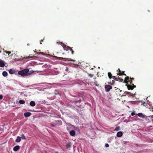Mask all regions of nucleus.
Returning a JSON list of instances; mask_svg holds the SVG:
<instances>
[{
	"label": "nucleus",
	"mask_w": 153,
	"mask_h": 153,
	"mask_svg": "<svg viewBox=\"0 0 153 153\" xmlns=\"http://www.w3.org/2000/svg\"><path fill=\"white\" fill-rule=\"evenodd\" d=\"M136 115L143 118H144L146 117V116L143 114L142 113H139L137 114Z\"/></svg>",
	"instance_id": "423d86ee"
},
{
	"label": "nucleus",
	"mask_w": 153,
	"mask_h": 153,
	"mask_svg": "<svg viewBox=\"0 0 153 153\" xmlns=\"http://www.w3.org/2000/svg\"><path fill=\"white\" fill-rule=\"evenodd\" d=\"M123 94H124L123 96H126V95H131V93L129 92H124Z\"/></svg>",
	"instance_id": "412c9836"
},
{
	"label": "nucleus",
	"mask_w": 153,
	"mask_h": 153,
	"mask_svg": "<svg viewBox=\"0 0 153 153\" xmlns=\"http://www.w3.org/2000/svg\"><path fill=\"white\" fill-rule=\"evenodd\" d=\"M123 135V133L121 131L118 132L117 134V136L119 137H120Z\"/></svg>",
	"instance_id": "ddd939ff"
},
{
	"label": "nucleus",
	"mask_w": 153,
	"mask_h": 153,
	"mask_svg": "<svg viewBox=\"0 0 153 153\" xmlns=\"http://www.w3.org/2000/svg\"><path fill=\"white\" fill-rule=\"evenodd\" d=\"M120 128V127L119 126H118V127H116L115 128V130L117 131H118L119 130Z\"/></svg>",
	"instance_id": "c85d7f7f"
},
{
	"label": "nucleus",
	"mask_w": 153,
	"mask_h": 153,
	"mask_svg": "<svg viewBox=\"0 0 153 153\" xmlns=\"http://www.w3.org/2000/svg\"><path fill=\"white\" fill-rule=\"evenodd\" d=\"M56 58H58V59L59 60H62L64 59L63 58L60 57H56Z\"/></svg>",
	"instance_id": "2f4dec72"
},
{
	"label": "nucleus",
	"mask_w": 153,
	"mask_h": 153,
	"mask_svg": "<svg viewBox=\"0 0 153 153\" xmlns=\"http://www.w3.org/2000/svg\"><path fill=\"white\" fill-rule=\"evenodd\" d=\"M152 111L153 112V108H152Z\"/></svg>",
	"instance_id": "79ce46f5"
},
{
	"label": "nucleus",
	"mask_w": 153,
	"mask_h": 153,
	"mask_svg": "<svg viewBox=\"0 0 153 153\" xmlns=\"http://www.w3.org/2000/svg\"><path fill=\"white\" fill-rule=\"evenodd\" d=\"M134 79V78L130 77V80L129 77L128 76H127L125 78L124 82L126 84V86L127 87L128 90H132L134 88H136V86L132 83V81Z\"/></svg>",
	"instance_id": "f257e3e1"
},
{
	"label": "nucleus",
	"mask_w": 153,
	"mask_h": 153,
	"mask_svg": "<svg viewBox=\"0 0 153 153\" xmlns=\"http://www.w3.org/2000/svg\"><path fill=\"white\" fill-rule=\"evenodd\" d=\"M2 75L6 77L8 75V73L6 71H4L2 73Z\"/></svg>",
	"instance_id": "6ab92c4d"
},
{
	"label": "nucleus",
	"mask_w": 153,
	"mask_h": 153,
	"mask_svg": "<svg viewBox=\"0 0 153 153\" xmlns=\"http://www.w3.org/2000/svg\"><path fill=\"white\" fill-rule=\"evenodd\" d=\"M66 59L68 61H72V60L70 59Z\"/></svg>",
	"instance_id": "e433bc0d"
},
{
	"label": "nucleus",
	"mask_w": 153,
	"mask_h": 153,
	"mask_svg": "<svg viewBox=\"0 0 153 153\" xmlns=\"http://www.w3.org/2000/svg\"><path fill=\"white\" fill-rule=\"evenodd\" d=\"M6 63L3 60L0 59V66L4 67Z\"/></svg>",
	"instance_id": "39448f33"
},
{
	"label": "nucleus",
	"mask_w": 153,
	"mask_h": 153,
	"mask_svg": "<svg viewBox=\"0 0 153 153\" xmlns=\"http://www.w3.org/2000/svg\"><path fill=\"white\" fill-rule=\"evenodd\" d=\"M4 53H8V55H9L10 53H11V52L10 51H4Z\"/></svg>",
	"instance_id": "bb28decb"
},
{
	"label": "nucleus",
	"mask_w": 153,
	"mask_h": 153,
	"mask_svg": "<svg viewBox=\"0 0 153 153\" xmlns=\"http://www.w3.org/2000/svg\"><path fill=\"white\" fill-rule=\"evenodd\" d=\"M9 73L11 74H14L16 72V71L13 69H10L9 70Z\"/></svg>",
	"instance_id": "f8f14e48"
},
{
	"label": "nucleus",
	"mask_w": 153,
	"mask_h": 153,
	"mask_svg": "<svg viewBox=\"0 0 153 153\" xmlns=\"http://www.w3.org/2000/svg\"><path fill=\"white\" fill-rule=\"evenodd\" d=\"M108 76L110 79H111L112 77V74L111 72H108Z\"/></svg>",
	"instance_id": "4be33fe9"
},
{
	"label": "nucleus",
	"mask_w": 153,
	"mask_h": 153,
	"mask_svg": "<svg viewBox=\"0 0 153 153\" xmlns=\"http://www.w3.org/2000/svg\"><path fill=\"white\" fill-rule=\"evenodd\" d=\"M119 93H120V94H121V96H123V94H122V92H119Z\"/></svg>",
	"instance_id": "ea45409f"
},
{
	"label": "nucleus",
	"mask_w": 153,
	"mask_h": 153,
	"mask_svg": "<svg viewBox=\"0 0 153 153\" xmlns=\"http://www.w3.org/2000/svg\"><path fill=\"white\" fill-rule=\"evenodd\" d=\"M34 56L33 55H32V54H29V56L27 57V56H24V58L25 59H29L30 58H32L33 57H34Z\"/></svg>",
	"instance_id": "f3484780"
},
{
	"label": "nucleus",
	"mask_w": 153,
	"mask_h": 153,
	"mask_svg": "<svg viewBox=\"0 0 153 153\" xmlns=\"http://www.w3.org/2000/svg\"><path fill=\"white\" fill-rule=\"evenodd\" d=\"M21 138H22V139L25 140L26 139V138L25 137V136L23 134H21Z\"/></svg>",
	"instance_id": "393cba45"
},
{
	"label": "nucleus",
	"mask_w": 153,
	"mask_h": 153,
	"mask_svg": "<svg viewBox=\"0 0 153 153\" xmlns=\"http://www.w3.org/2000/svg\"><path fill=\"white\" fill-rule=\"evenodd\" d=\"M131 114L132 116H133L135 115V113L134 112H132L131 113Z\"/></svg>",
	"instance_id": "72a5a7b5"
},
{
	"label": "nucleus",
	"mask_w": 153,
	"mask_h": 153,
	"mask_svg": "<svg viewBox=\"0 0 153 153\" xmlns=\"http://www.w3.org/2000/svg\"><path fill=\"white\" fill-rule=\"evenodd\" d=\"M31 114L30 112H26L24 114V116L25 117H27L30 116Z\"/></svg>",
	"instance_id": "9d476101"
},
{
	"label": "nucleus",
	"mask_w": 153,
	"mask_h": 153,
	"mask_svg": "<svg viewBox=\"0 0 153 153\" xmlns=\"http://www.w3.org/2000/svg\"><path fill=\"white\" fill-rule=\"evenodd\" d=\"M39 71L42 72V71Z\"/></svg>",
	"instance_id": "de8ad7c7"
},
{
	"label": "nucleus",
	"mask_w": 153,
	"mask_h": 153,
	"mask_svg": "<svg viewBox=\"0 0 153 153\" xmlns=\"http://www.w3.org/2000/svg\"><path fill=\"white\" fill-rule=\"evenodd\" d=\"M116 94L117 95H119L121 96V95L122 94L120 93L119 92H122V90H120V89L117 88L116 89Z\"/></svg>",
	"instance_id": "6e6552de"
},
{
	"label": "nucleus",
	"mask_w": 153,
	"mask_h": 153,
	"mask_svg": "<svg viewBox=\"0 0 153 153\" xmlns=\"http://www.w3.org/2000/svg\"><path fill=\"white\" fill-rule=\"evenodd\" d=\"M43 41V39H41L40 41V44H42L41 42H42Z\"/></svg>",
	"instance_id": "4c0bfd02"
},
{
	"label": "nucleus",
	"mask_w": 153,
	"mask_h": 153,
	"mask_svg": "<svg viewBox=\"0 0 153 153\" xmlns=\"http://www.w3.org/2000/svg\"><path fill=\"white\" fill-rule=\"evenodd\" d=\"M37 53L38 54H42V55H45V53H43V52H39Z\"/></svg>",
	"instance_id": "7c9ffc66"
},
{
	"label": "nucleus",
	"mask_w": 153,
	"mask_h": 153,
	"mask_svg": "<svg viewBox=\"0 0 153 153\" xmlns=\"http://www.w3.org/2000/svg\"><path fill=\"white\" fill-rule=\"evenodd\" d=\"M118 71L119 73L118 74V75H124L125 76H126V74L124 73V71H122V72L120 71V70L119 69H118L117 71Z\"/></svg>",
	"instance_id": "0eeeda50"
},
{
	"label": "nucleus",
	"mask_w": 153,
	"mask_h": 153,
	"mask_svg": "<svg viewBox=\"0 0 153 153\" xmlns=\"http://www.w3.org/2000/svg\"><path fill=\"white\" fill-rule=\"evenodd\" d=\"M32 73H30L29 72V70L27 68L19 71L18 72V74L23 77L24 76H27L30 75Z\"/></svg>",
	"instance_id": "f03ea898"
},
{
	"label": "nucleus",
	"mask_w": 153,
	"mask_h": 153,
	"mask_svg": "<svg viewBox=\"0 0 153 153\" xmlns=\"http://www.w3.org/2000/svg\"><path fill=\"white\" fill-rule=\"evenodd\" d=\"M93 69H94V68H92L91 69L93 70Z\"/></svg>",
	"instance_id": "c03bdc74"
},
{
	"label": "nucleus",
	"mask_w": 153,
	"mask_h": 153,
	"mask_svg": "<svg viewBox=\"0 0 153 153\" xmlns=\"http://www.w3.org/2000/svg\"><path fill=\"white\" fill-rule=\"evenodd\" d=\"M30 105L32 106H34L36 105V103L34 101H31L30 103Z\"/></svg>",
	"instance_id": "dca6fc26"
},
{
	"label": "nucleus",
	"mask_w": 153,
	"mask_h": 153,
	"mask_svg": "<svg viewBox=\"0 0 153 153\" xmlns=\"http://www.w3.org/2000/svg\"><path fill=\"white\" fill-rule=\"evenodd\" d=\"M54 94H55L56 95V94H59L58 93H57H57H55Z\"/></svg>",
	"instance_id": "37998d69"
},
{
	"label": "nucleus",
	"mask_w": 153,
	"mask_h": 153,
	"mask_svg": "<svg viewBox=\"0 0 153 153\" xmlns=\"http://www.w3.org/2000/svg\"><path fill=\"white\" fill-rule=\"evenodd\" d=\"M20 148V146H16L13 148V150L14 151H17Z\"/></svg>",
	"instance_id": "9b49d317"
},
{
	"label": "nucleus",
	"mask_w": 153,
	"mask_h": 153,
	"mask_svg": "<svg viewBox=\"0 0 153 153\" xmlns=\"http://www.w3.org/2000/svg\"><path fill=\"white\" fill-rule=\"evenodd\" d=\"M118 80H120V82H123L124 83V81H123V79L121 78L120 77V79H118Z\"/></svg>",
	"instance_id": "c756f323"
},
{
	"label": "nucleus",
	"mask_w": 153,
	"mask_h": 153,
	"mask_svg": "<svg viewBox=\"0 0 153 153\" xmlns=\"http://www.w3.org/2000/svg\"><path fill=\"white\" fill-rule=\"evenodd\" d=\"M112 78H113L114 80H116V81H118V79H119V77L118 78H117L115 76H112Z\"/></svg>",
	"instance_id": "aec40b11"
},
{
	"label": "nucleus",
	"mask_w": 153,
	"mask_h": 153,
	"mask_svg": "<svg viewBox=\"0 0 153 153\" xmlns=\"http://www.w3.org/2000/svg\"><path fill=\"white\" fill-rule=\"evenodd\" d=\"M65 70L66 71H68V68H66V69Z\"/></svg>",
	"instance_id": "a19ab883"
},
{
	"label": "nucleus",
	"mask_w": 153,
	"mask_h": 153,
	"mask_svg": "<svg viewBox=\"0 0 153 153\" xmlns=\"http://www.w3.org/2000/svg\"><path fill=\"white\" fill-rule=\"evenodd\" d=\"M149 117H151L152 118V119H153V116H152L151 117L149 116Z\"/></svg>",
	"instance_id": "58836bf2"
},
{
	"label": "nucleus",
	"mask_w": 153,
	"mask_h": 153,
	"mask_svg": "<svg viewBox=\"0 0 153 153\" xmlns=\"http://www.w3.org/2000/svg\"><path fill=\"white\" fill-rule=\"evenodd\" d=\"M88 76H89L91 78H92V77H93V76H94V74H88Z\"/></svg>",
	"instance_id": "cd10ccee"
},
{
	"label": "nucleus",
	"mask_w": 153,
	"mask_h": 153,
	"mask_svg": "<svg viewBox=\"0 0 153 153\" xmlns=\"http://www.w3.org/2000/svg\"><path fill=\"white\" fill-rule=\"evenodd\" d=\"M105 146L106 147H109V145H108V144H107V143H106V144H105Z\"/></svg>",
	"instance_id": "f704fd0d"
},
{
	"label": "nucleus",
	"mask_w": 153,
	"mask_h": 153,
	"mask_svg": "<svg viewBox=\"0 0 153 153\" xmlns=\"http://www.w3.org/2000/svg\"><path fill=\"white\" fill-rule=\"evenodd\" d=\"M21 141V137L19 136H17V139L15 141L17 143H19Z\"/></svg>",
	"instance_id": "2eb2a0df"
},
{
	"label": "nucleus",
	"mask_w": 153,
	"mask_h": 153,
	"mask_svg": "<svg viewBox=\"0 0 153 153\" xmlns=\"http://www.w3.org/2000/svg\"><path fill=\"white\" fill-rule=\"evenodd\" d=\"M115 83V81H114V80H112L111 81H110V82L108 83L109 84H111V85H112L114 84Z\"/></svg>",
	"instance_id": "a878e982"
},
{
	"label": "nucleus",
	"mask_w": 153,
	"mask_h": 153,
	"mask_svg": "<svg viewBox=\"0 0 153 153\" xmlns=\"http://www.w3.org/2000/svg\"><path fill=\"white\" fill-rule=\"evenodd\" d=\"M152 120L153 122V119H152Z\"/></svg>",
	"instance_id": "a18cd8bd"
},
{
	"label": "nucleus",
	"mask_w": 153,
	"mask_h": 153,
	"mask_svg": "<svg viewBox=\"0 0 153 153\" xmlns=\"http://www.w3.org/2000/svg\"><path fill=\"white\" fill-rule=\"evenodd\" d=\"M71 146V144L70 143H68L66 144V148H68L70 147Z\"/></svg>",
	"instance_id": "5701e85b"
},
{
	"label": "nucleus",
	"mask_w": 153,
	"mask_h": 153,
	"mask_svg": "<svg viewBox=\"0 0 153 153\" xmlns=\"http://www.w3.org/2000/svg\"><path fill=\"white\" fill-rule=\"evenodd\" d=\"M56 124L58 126L61 125L62 124V121L61 120H57L55 121Z\"/></svg>",
	"instance_id": "1a4fd4ad"
},
{
	"label": "nucleus",
	"mask_w": 153,
	"mask_h": 153,
	"mask_svg": "<svg viewBox=\"0 0 153 153\" xmlns=\"http://www.w3.org/2000/svg\"><path fill=\"white\" fill-rule=\"evenodd\" d=\"M3 98V96L2 95H0V100H1Z\"/></svg>",
	"instance_id": "473e14b6"
},
{
	"label": "nucleus",
	"mask_w": 153,
	"mask_h": 153,
	"mask_svg": "<svg viewBox=\"0 0 153 153\" xmlns=\"http://www.w3.org/2000/svg\"><path fill=\"white\" fill-rule=\"evenodd\" d=\"M63 47L64 50H66L67 51L70 50L71 51V53L72 54L74 53V51L71 48L68 46H66L65 45H64L63 43Z\"/></svg>",
	"instance_id": "7ed1b4c3"
},
{
	"label": "nucleus",
	"mask_w": 153,
	"mask_h": 153,
	"mask_svg": "<svg viewBox=\"0 0 153 153\" xmlns=\"http://www.w3.org/2000/svg\"><path fill=\"white\" fill-rule=\"evenodd\" d=\"M51 125V126H53V127H55V125H54V124H50Z\"/></svg>",
	"instance_id": "c9c22d12"
},
{
	"label": "nucleus",
	"mask_w": 153,
	"mask_h": 153,
	"mask_svg": "<svg viewBox=\"0 0 153 153\" xmlns=\"http://www.w3.org/2000/svg\"><path fill=\"white\" fill-rule=\"evenodd\" d=\"M16 56V54L15 53H13L10 56L11 57L13 58V59H16V58H15V56Z\"/></svg>",
	"instance_id": "a211bd4d"
},
{
	"label": "nucleus",
	"mask_w": 153,
	"mask_h": 153,
	"mask_svg": "<svg viewBox=\"0 0 153 153\" xmlns=\"http://www.w3.org/2000/svg\"><path fill=\"white\" fill-rule=\"evenodd\" d=\"M93 67H95L94 66H93Z\"/></svg>",
	"instance_id": "09e8293b"
},
{
	"label": "nucleus",
	"mask_w": 153,
	"mask_h": 153,
	"mask_svg": "<svg viewBox=\"0 0 153 153\" xmlns=\"http://www.w3.org/2000/svg\"><path fill=\"white\" fill-rule=\"evenodd\" d=\"M27 45H29V44H27Z\"/></svg>",
	"instance_id": "49530a36"
},
{
	"label": "nucleus",
	"mask_w": 153,
	"mask_h": 153,
	"mask_svg": "<svg viewBox=\"0 0 153 153\" xmlns=\"http://www.w3.org/2000/svg\"><path fill=\"white\" fill-rule=\"evenodd\" d=\"M69 133L71 136H74L75 135V131L74 130H73L70 131Z\"/></svg>",
	"instance_id": "4468645a"
},
{
	"label": "nucleus",
	"mask_w": 153,
	"mask_h": 153,
	"mask_svg": "<svg viewBox=\"0 0 153 153\" xmlns=\"http://www.w3.org/2000/svg\"><path fill=\"white\" fill-rule=\"evenodd\" d=\"M105 88L106 91L108 92L112 88V87L109 85H106L105 86Z\"/></svg>",
	"instance_id": "20e7f679"
},
{
	"label": "nucleus",
	"mask_w": 153,
	"mask_h": 153,
	"mask_svg": "<svg viewBox=\"0 0 153 153\" xmlns=\"http://www.w3.org/2000/svg\"><path fill=\"white\" fill-rule=\"evenodd\" d=\"M19 102L21 104H24L25 102V101L23 100H19Z\"/></svg>",
	"instance_id": "b1692460"
}]
</instances>
